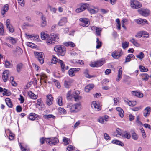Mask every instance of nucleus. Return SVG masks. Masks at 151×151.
<instances>
[{
    "instance_id": "obj_11",
    "label": "nucleus",
    "mask_w": 151,
    "mask_h": 151,
    "mask_svg": "<svg viewBox=\"0 0 151 151\" xmlns=\"http://www.w3.org/2000/svg\"><path fill=\"white\" fill-rule=\"evenodd\" d=\"M10 75L9 70H5L3 73L2 78L4 82L7 81L8 77Z\"/></svg>"
},
{
    "instance_id": "obj_7",
    "label": "nucleus",
    "mask_w": 151,
    "mask_h": 151,
    "mask_svg": "<svg viewBox=\"0 0 151 151\" xmlns=\"http://www.w3.org/2000/svg\"><path fill=\"white\" fill-rule=\"evenodd\" d=\"M80 92L78 90H76L73 92L72 96L74 99V101L76 102H80L82 99L81 96L79 95Z\"/></svg>"
},
{
    "instance_id": "obj_39",
    "label": "nucleus",
    "mask_w": 151,
    "mask_h": 151,
    "mask_svg": "<svg viewBox=\"0 0 151 151\" xmlns=\"http://www.w3.org/2000/svg\"><path fill=\"white\" fill-rule=\"evenodd\" d=\"M58 111L60 114H66V111L65 109L63 108L59 107L58 108Z\"/></svg>"
},
{
    "instance_id": "obj_45",
    "label": "nucleus",
    "mask_w": 151,
    "mask_h": 151,
    "mask_svg": "<svg viewBox=\"0 0 151 151\" xmlns=\"http://www.w3.org/2000/svg\"><path fill=\"white\" fill-rule=\"evenodd\" d=\"M102 30V29L98 27L97 29H96V34L98 36H100L101 34V32Z\"/></svg>"
},
{
    "instance_id": "obj_5",
    "label": "nucleus",
    "mask_w": 151,
    "mask_h": 151,
    "mask_svg": "<svg viewBox=\"0 0 151 151\" xmlns=\"http://www.w3.org/2000/svg\"><path fill=\"white\" fill-rule=\"evenodd\" d=\"M58 139L56 137H51L47 139L46 140L47 143L49 144L50 145H55L59 142Z\"/></svg>"
},
{
    "instance_id": "obj_38",
    "label": "nucleus",
    "mask_w": 151,
    "mask_h": 151,
    "mask_svg": "<svg viewBox=\"0 0 151 151\" xmlns=\"http://www.w3.org/2000/svg\"><path fill=\"white\" fill-rule=\"evenodd\" d=\"M57 99L58 104L60 106H62L63 104L62 102V97L60 96H58L57 98Z\"/></svg>"
},
{
    "instance_id": "obj_50",
    "label": "nucleus",
    "mask_w": 151,
    "mask_h": 151,
    "mask_svg": "<svg viewBox=\"0 0 151 151\" xmlns=\"http://www.w3.org/2000/svg\"><path fill=\"white\" fill-rule=\"evenodd\" d=\"M136 57L138 58L141 60L144 57V54L142 52H141L139 55H136Z\"/></svg>"
},
{
    "instance_id": "obj_26",
    "label": "nucleus",
    "mask_w": 151,
    "mask_h": 151,
    "mask_svg": "<svg viewBox=\"0 0 151 151\" xmlns=\"http://www.w3.org/2000/svg\"><path fill=\"white\" fill-rule=\"evenodd\" d=\"M38 117V115L34 113H31L29 114V119L31 120H34Z\"/></svg>"
},
{
    "instance_id": "obj_47",
    "label": "nucleus",
    "mask_w": 151,
    "mask_h": 151,
    "mask_svg": "<svg viewBox=\"0 0 151 151\" xmlns=\"http://www.w3.org/2000/svg\"><path fill=\"white\" fill-rule=\"evenodd\" d=\"M122 136L124 138H127V139H129L131 137L129 133L127 132H126L124 134L122 135Z\"/></svg>"
},
{
    "instance_id": "obj_46",
    "label": "nucleus",
    "mask_w": 151,
    "mask_h": 151,
    "mask_svg": "<svg viewBox=\"0 0 151 151\" xmlns=\"http://www.w3.org/2000/svg\"><path fill=\"white\" fill-rule=\"evenodd\" d=\"M128 104L130 106H134L136 105L137 102L135 101H129L128 102Z\"/></svg>"
},
{
    "instance_id": "obj_63",
    "label": "nucleus",
    "mask_w": 151,
    "mask_h": 151,
    "mask_svg": "<svg viewBox=\"0 0 151 151\" xmlns=\"http://www.w3.org/2000/svg\"><path fill=\"white\" fill-rule=\"evenodd\" d=\"M132 137L133 139L135 140H137L138 139V137L136 134L134 132H133L132 134Z\"/></svg>"
},
{
    "instance_id": "obj_22",
    "label": "nucleus",
    "mask_w": 151,
    "mask_h": 151,
    "mask_svg": "<svg viewBox=\"0 0 151 151\" xmlns=\"http://www.w3.org/2000/svg\"><path fill=\"white\" fill-rule=\"evenodd\" d=\"M9 9V6L8 4H6L4 5L1 12V14L3 16H4L6 12L8 11Z\"/></svg>"
},
{
    "instance_id": "obj_62",
    "label": "nucleus",
    "mask_w": 151,
    "mask_h": 151,
    "mask_svg": "<svg viewBox=\"0 0 151 151\" xmlns=\"http://www.w3.org/2000/svg\"><path fill=\"white\" fill-rule=\"evenodd\" d=\"M18 3L22 7H24V5L25 2L24 0H18Z\"/></svg>"
},
{
    "instance_id": "obj_40",
    "label": "nucleus",
    "mask_w": 151,
    "mask_h": 151,
    "mask_svg": "<svg viewBox=\"0 0 151 151\" xmlns=\"http://www.w3.org/2000/svg\"><path fill=\"white\" fill-rule=\"evenodd\" d=\"M43 117L47 119H48L51 118L55 119V117L52 114L45 115H44Z\"/></svg>"
},
{
    "instance_id": "obj_42",
    "label": "nucleus",
    "mask_w": 151,
    "mask_h": 151,
    "mask_svg": "<svg viewBox=\"0 0 151 151\" xmlns=\"http://www.w3.org/2000/svg\"><path fill=\"white\" fill-rule=\"evenodd\" d=\"M140 71L142 72H146L148 71V69L143 66L140 65L139 66Z\"/></svg>"
},
{
    "instance_id": "obj_15",
    "label": "nucleus",
    "mask_w": 151,
    "mask_h": 151,
    "mask_svg": "<svg viewBox=\"0 0 151 151\" xmlns=\"http://www.w3.org/2000/svg\"><path fill=\"white\" fill-rule=\"evenodd\" d=\"M91 107L93 109L99 111L101 109V107L100 105L97 104L95 101L92 102L91 104Z\"/></svg>"
},
{
    "instance_id": "obj_54",
    "label": "nucleus",
    "mask_w": 151,
    "mask_h": 151,
    "mask_svg": "<svg viewBox=\"0 0 151 151\" xmlns=\"http://www.w3.org/2000/svg\"><path fill=\"white\" fill-rule=\"evenodd\" d=\"M53 81L54 82L55 85H56V87L58 88H60V84L58 80L55 79H54L53 80Z\"/></svg>"
},
{
    "instance_id": "obj_49",
    "label": "nucleus",
    "mask_w": 151,
    "mask_h": 151,
    "mask_svg": "<svg viewBox=\"0 0 151 151\" xmlns=\"http://www.w3.org/2000/svg\"><path fill=\"white\" fill-rule=\"evenodd\" d=\"M4 32L3 24L0 22V35H3Z\"/></svg>"
},
{
    "instance_id": "obj_10",
    "label": "nucleus",
    "mask_w": 151,
    "mask_h": 151,
    "mask_svg": "<svg viewBox=\"0 0 151 151\" xmlns=\"http://www.w3.org/2000/svg\"><path fill=\"white\" fill-rule=\"evenodd\" d=\"M80 70L79 68H70L68 71L69 75L70 77H73L75 75L76 73Z\"/></svg>"
},
{
    "instance_id": "obj_37",
    "label": "nucleus",
    "mask_w": 151,
    "mask_h": 151,
    "mask_svg": "<svg viewBox=\"0 0 151 151\" xmlns=\"http://www.w3.org/2000/svg\"><path fill=\"white\" fill-rule=\"evenodd\" d=\"M96 42L97 43V45L96 46V49H99L102 46V42L99 41V39L98 38H96Z\"/></svg>"
},
{
    "instance_id": "obj_6",
    "label": "nucleus",
    "mask_w": 151,
    "mask_h": 151,
    "mask_svg": "<svg viewBox=\"0 0 151 151\" xmlns=\"http://www.w3.org/2000/svg\"><path fill=\"white\" fill-rule=\"evenodd\" d=\"M80 25L84 27H87L90 24V23L89 19L85 18H81L79 19Z\"/></svg>"
},
{
    "instance_id": "obj_58",
    "label": "nucleus",
    "mask_w": 151,
    "mask_h": 151,
    "mask_svg": "<svg viewBox=\"0 0 151 151\" xmlns=\"http://www.w3.org/2000/svg\"><path fill=\"white\" fill-rule=\"evenodd\" d=\"M104 138L106 140H109L111 139V137L106 133L104 134Z\"/></svg>"
},
{
    "instance_id": "obj_25",
    "label": "nucleus",
    "mask_w": 151,
    "mask_h": 151,
    "mask_svg": "<svg viewBox=\"0 0 151 151\" xmlns=\"http://www.w3.org/2000/svg\"><path fill=\"white\" fill-rule=\"evenodd\" d=\"M84 74L86 77L88 78H90L93 77H94L95 76L94 75H90L88 74V70L87 69L85 70L84 72Z\"/></svg>"
},
{
    "instance_id": "obj_12",
    "label": "nucleus",
    "mask_w": 151,
    "mask_h": 151,
    "mask_svg": "<svg viewBox=\"0 0 151 151\" xmlns=\"http://www.w3.org/2000/svg\"><path fill=\"white\" fill-rule=\"evenodd\" d=\"M58 63L60 64L61 68V70L63 72H64L65 70L69 69V67L68 66H65L63 61L59 59V60L58 61Z\"/></svg>"
},
{
    "instance_id": "obj_27",
    "label": "nucleus",
    "mask_w": 151,
    "mask_h": 151,
    "mask_svg": "<svg viewBox=\"0 0 151 151\" xmlns=\"http://www.w3.org/2000/svg\"><path fill=\"white\" fill-rule=\"evenodd\" d=\"M5 101L7 105L10 108H12L13 106L11 99L9 98H7L5 99Z\"/></svg>"
},
{
    "instance_id": "obj_36",
    "label": "nucleus",
    "mask_w": 151,
    "mask_h": 151,
    "mask_svg": "<svg viewBox=\"0 0 151 151\" xmlns=\"http://www.w3.org/2000/svg\"><path fill=\"white\" fill-rule=\"evenodd\" d=\"M63 142L65 145H67L69 144L70 141L69 139L65 137H64L63 139Z\"/></svg>"
},
{
    "instance_id": "obj_4",
    "label": "nucleus",
    "mask_w": 151,
    "mask_h": 151,
    "mask_svg": "<svg viewBox=\"0 0 151 151\" xmlns=\"http://www.w3.org/2000/svg\"><path fill=\"white\" fill-rule=\"evenodd\" d=\"M34 54L40 63L42 64L44 62V55L42 52H34Z\"/></svg>"
},
{
    "instance_id": "obj_51",
    "label": "nucleus",
    "mask_w": 151,
    "mask_h": 151,
    "mask_svg": "<svg viewBox=\"0 0 151 151\" xmlns=\"http://www.w3.org/2000/svg\"><path fill=\"white\" fill-rule=\"evenodd\" d=\"M127 22V20L125 19H124L122 20L121 22V24L122 27L125 29L126 30V27L125 26L124 23Z\"/></svg>"
},
{
    "instance_id": "obj_35",
    "label": "nucleus",
    "mask_w": 151,
    "mask_h": 151,
    "mask_svg": "<svg viewBox=\"0 0 151 151\" xmlns=\"http://www.w3.org/2000/svg\"><path fill=\"white\" fill-rule=\"evenodd\" d=\"M64 44L67 47L70 46L71 47H73L75 46V44L71 42H66L64 43Z\"/></svg>"
},
{
    "instance_id": "obj_55",
    "label": "nucleus",
    "mask_w": 151,
    "mask_h": 151,
    "mask_svg": "<svg viewBox=\"0 0 151 151\" xmlns=\"http://www.w3.org/2000/svg\"><path fill=\"white\" fill-rule=\"evenodd\" d=\"M3 96L6 95L7 96H9L10 94V92H7V89L4 88L3 89Z\"/></svg>"
},
{
    "instance_id": "obj_57",
    "label": "nucleus",
    "mask_w": 151,
    "mask_h": 151,
    "mask_svg": "<svg viewBox=\"0 0 151 151\" xmlns=\"http://www.w3.org/2000/svg\"><path fill=\"white\" fill-rule=\"evenodd\" d=\"M66 97L67 99H70L73 97L72 94H71V91H69L67 93L66 95Z\"/></svg>"
},
{
    "instance_id": "obj_53",
    "label": "nucleus",
    "mask_w": 151,
    "mask_h": 151,
    "mask_svg": "<svg viewBox=\"0 0 151 151\" xmlns=\"http://www.w3.org/2000/svg\"><path fill=\"white\" fill-rule=\"evenodd\" d=\"M42 100L41 99H38L37 100V104L40 106L42 107L43 105V104L42 103Z\"/></svg>"
},
{
    "instance_id": "obj_59",
    "label": "nucleus",
    "mask_w": 151,
    "mask_h": 151,
    "mask_svg": "<svg viewBox=\"0 0 151 151\" xmlns=\"http://www.w3.org/2000/svg\"><path fill=\"white\" fill-rule=\"evenodd\" d=\"M129 42H125L123 43L122 44V47L124 49H125L128 47Z\"/></svg>"
},
{
    "instance_id": "obj_56",
    "label": "nucleus",
    "mask_w": 151,
    "mask_h": 151,
    "mask_svg": "<svg viewBox=\"0 0 151 151\" xmlns=\"http://www.w3.org/2000/svg\"><path fill=\"white\" fill-rule=\"evenodd\" d=\"M122 68L121 67L119 68L118 70V77H122Z\"/></svg>"
},
{
    "instance_id": "obj_21",
    "label": "nucleus",
    "mask_w": 151,
    "mask_h": 151,
    "mask_svg": "<svg viewBox=\"0 0 151 151\" xmlns=\"http://www.w3.org/2000/svg\"><path fill=\"white\" fill-rule=\"evenodd\" d=\"M25 35L27 36H28L29 37V38H28V39H30L32 40L33 39L34 40H37L39 37V36L37 35H28L27 34H25Z\"/></svg>"
},
{
    "instance_id": "obj_48",
    "label": "nucleus",
    "mask_w": 151,
    "mask_h": 151,
    "mask_svg": "<svg viewBox=\"0 0 151 151\" xmlns=\"http://www.w3.org/2000/svg\"><path fill=\"white\" fill-rule=\"evenodd\" d=\"M59 60H58L56 57L54 56H53V57L51 60V63H58V61Z\"/></svg>"
},
{
    "instance_id": "obj_41",
    "label": "nucleus",
    "mask_w": 151,
    "mask_h": 151,
    "mask_svg": "<svg viewBox=\"0 0 151 151\" xmlns=\"http://www.w3.org/2000/svg\"><path fill=\"white\" fill-rule=\"evenodd\" d=\"M130 42L132 43L134 45L138 47L139 46V44L137 42V40L134 38H132L130 40Z\"/></svg>"
},
{
    "instance_id": "obj_3",
    "label": "nucleus",
    "mask_w": 151,
    "mask_h": 151,
    "mask_svg": "<svg viewBox=\"0 0 151 151\" xmlns=\"http://www.w3.org/2000/svg\"><path fill=\"white\" fill-rule=\"evenodd\" d=\"M54 50L58 55H59L64 56L66 52L65 48L60 45L56 46L54 48Z\"/></svg>"
},
{
    "instance_id": "obj_64",
    "label": "nucleus",
    "mask_w": 151,
    "mask_h": 151,
    "mask_svg": "<svg viewBox=\"0 0 151 151\" xmlns=\"http://www.w3.org/2000/svg\"><path fill=\"white\" fill-rule=\"evenodd\" d=\"M7 29L10 32H13L14 31V29L13 27L12 26H9L7 27Z\"/></svg>"
},
{
    "instance_id": "obj_13",
    "label": "nucleus",
    "mask_w": 151,
    "mask_h": 151,
    "mask_svg": "<svg viewBox=\"0 0 151 151\" xmlns=\"http://www.w3.org/2000/svg\"><path fill=\"white\" fill-rule=\"evenodd\" d=\"M122 55V52L121 50L119 52L114 51L111 54L112 56L114 58H118Z\"/></svg>"
},
{
    "instance_id": "obj_43",
    "label": "nucleus",
    "mask_w": 151,
    "mask_h": 151,
    "mask_svg": "<svg viewBox=\"0 0 151 151\" xmlns=\"http://www.w3.org/2000/svg\"><path fill=\"white\" fill-rule=\"evenodd\" d=\"M5 66L6 68H9L10 67V66L12 65V64L10 62L8 61L7 60H5Z\"/></svg>"
},
{
    "instance_id": "obj_60",
    "label": "nucleus",
    "mask_w": 151,
    "mask_h": 151,
    "mask_svg": "<svg viewBox=\"0 0 151 151\" xmlns=\"http://www.w3.org/2000/svg\"><path fill=\"white\" fill-rule=\"evenodd\" d=\"M67 151H74L75 148L72 145H69L67 148Z\"/></svg>"
},
{
    "instance_id": "obj_52",
    "label": "nucleus",
    "mask_w": 151,
    "mask_h": 151,
    "mask_svg": "<svg viewBox=\"0 0 151 151\" xmlns=\"http://www.w3.org/2000/svg\"><path fill=\"white\" fill-rule=\"evenodd\" d=\"M142 36H144V37L146 38H147L149 37V34L147 32L143 31H142Z\"/></svg>"
},
{
    "instance_id": "obj_61",
    "label": "nucleus",
    "mask_w": 151,
    "mask_h": 151,
    "mask_svg": "<svg viewBox=\"0 0 151 151\" xmlns=\"http://www.w3.org/2000/svg\"><path fill=\"white\" fill-rule=\"evenodd\" d=\"M14 78L13 77V76H10V81H11V83L12 85L13 86H15V85H14L13 83H14L15 84V85H17V83L15 82V81H14Z\"/></svg>"
},
{
    "instance_id": "obj_2",
    "label": "nucleus",
    "mask_w": 151,
    "mask_h": 151,
    "mask_svg": "<svg viewBox=\"0 0 151 151\" xmlns=\"http://www.w3.org/2000/svg\"><path fill=\"white\" fill-rule=\"evenodd\" d=\"M59 35L56 33H52L51 34L50 38L46 41L47 43L49 45L54 44L55 42L59 40Z\"/></svg>"
},
{
    "instance_id": "obj_28",
    "label": "nucleus",
    "mask_w": 151,
    "mask_h": 151,
    "mask_svg": "<svg viewBox=\"0 0 151 151\" xmlns=\"http://www.w3.org/2000/svg\"><path fill=\"white\" fill-rule=\"evenodd\" d=\"M94 87L93 84H89L86 86L85 88V90L86 92H88L90 90L92 89Z\"/></svg>"
},
{
    "instance_id": "obj_24",
    "label": "nucleus",
    "mask_w": 151,
    "mask_h": 151,
    "mask_svg": "<svg viewBox=\"0 0 151 151\" xmlns=\"http://www.w3.org/2000/svg\"><path fill=\"white\" fill-rule=\"evenodd\" d=\"M132 94L133 95L135 96L138 97H142L143 96V94L140 92L137 91H133L132 92Z\"/></svg>"
},
{
    "instance_id": "obj_19",
    "label": "nucleus",
    "mask_w": 151,
    "mask_h": 151,
    "mask_svg": "<svg viewBox=\"0 0 151 151\" xmlns=\"http://www.w3.org/2000/svg\"><path fill=\"white\" fill-rule=\"evenodd\" d=\"M41 37L42 39L47 40V41L50 38L49 35L44 32H42L41 33Z\"/></svg>"
},
{
    "instance_id": "obj_23",
    "label": "nucleus",
    "mask_w": 151,
    "mask_h": 151,
    "mask_svg": "<svg viewBox=\"0 0 151 151\" xmlns=\"http://www.w3.org/2000/svg\"><path fill=\"white\" fill-rule=\"evenodd\" d=\"M147 21L145 19H139L136 20V22L138 24H140L143 25L147 23Z\"/></svg>"
},
{
    "instance_id": "obj_9",
    "label": "nucleus",
    "mask_w": 151,
    "mask_h": 151,
    "mask_svg": "<svg viewBox=\"0 0 151 151\" xmlns=\"http://www.w3.org/2000/svg\"><path fill=\"white\" fill-rule=\"evenodd\" d=\"M89 6V4H88L82 3L81 4L79 7L78 8L76 9V12L77 13H80L85 10Z\"/></svg>"
},
{
    "instance_id": "obj_30",
    "label": "nucleus",
    "mask_w": 151,
    "mask_h": 151,
    "mask_svg": "<svg viewBox=\"0 0 151 151\" xmlns=\"http://www.w3.org/2000/svg\"><path fill=\"white\" fill-rule=\"evenodd\" d=\"M23 67V65L21 63L17 64L16 65V70L17 72L20 73Z\"/></svg>"
},
{
    "instance_id": "obj_34",
    "label": "nucleus",
    "mask_w": 151,
    "mask_h": 151,
    "mask_svg": "<svg viewBox=\"0 0 151 151\" xmlns=\"http://www.w3.org/2000/svg\"><path fill=\"white\" fill-rule=\"evenodd\" d=\"M111 142L113 144H116V145H120L122 146H124V144L123 143H122L120 141L116 140H113Z\"/></svg>"
},
{
    "instance_id": "obj_31",
    "label": "nucleus",
    "mask_w": 151,
    "mask_h": 151,
    "mask_svg": "<svg viewBox=\"0 0 151 151\" xmlns=\"http://www.w3.org/2000/svg\"><path fill=\"white\" fill-rule=\"evenodd\" d=\"M6 39L9 40V42L14 44H15L16 42V40L14 38L9 36L6 38Z\"/></svg>"
},
{
    "instance_id": "obj_17",
    "label": "nucleus",
    "mask_w": 151,
    "mask_h": 151,
    "mask_svg": "<svg viewBox=\"0 0 151 151\" xmlns=\"http://www.w3.org/2000/svg\"><path fill=\"white\" fill-rule=\"evenodd\" d=\"M151 112V108L150 107L148 106L146 107L144 110L143 115L145 117H147L149 115Z\"/></svg>"
},
{
    "instance_id": "obj_16",
    "label": "nucleus",
    "mask_w": 151,
    "mask_h": 151,
    "mask_svg": "<svg viewBox=\"0 0 151 151\" xmlns=\"http://www.w3.org/2000/svg\"><path fill=\"white\" fill-rule=\"evenodd\" d=\"M42 14L41 17V22L40 25L42 27H45L47 25V21L46 20V18L45 16L42 14L41 13H40Z\"/></svg>"
},
{
    "instance_id": "obj_8",
    "label": "nucleus",
    "mask_w": 151,
    "mask_h": 151,
    "mask_svg": "<svg viewBox=\"0 0 151 151\" xmlns=\"http://www.w3.org/2000/svg\"><path fill=\"white\" fill-rule=\"evenodd\" d=\"M131 6L134 9H138L142 7V5L137 1L131 0Z\"/></svg>"
},
{
    "instance_id": "obj_14",
    "label": "nucleus",
    "mask_w": 151,
    "mask_h": 151,
    "mask_svg": "<svg viewBox=\"0 0 151 151\" xmlns=\"http://www.w3.org/2000/svg\"><path fill=\"white\" fill-rule=\"evenodd\" d=\"M138 11L140 14L144 16H147L149 14V11L148 9H145L138 10Z\"/></svg>"
},
{
    "instance_id": "obj_33",
    "label": "nucleus",
    "mask_w": 151,
    "mask_h": 151,
    "mask_svg": "<svg viewBox=\"0 0 151 151\" xmlns=\"http://www.w3.org/2000/svg\"><path fill=\"white\" fill-rule=\"evenodd\" d=\"M142 79L144 81H147L149 78V75L147 73H143L141 74Z\"/></svg>"
},
{
    "instance_id": "obj_18",
    "label": "nucleus",
    "mask_w": 151,
    "mask_h": 151,
    "mask_svg": "<svg viewBox=\"0 0 151 151\" xmlns=\"http://www.w3.org/2000/svg\"><path fill=\"white\" fill-rule=\"evenodd\" d=\"M73 82V81L71 80L65 81L64 83V86L65 88H69L70 87L72 86V83Z\"/></svg>"
},
{
    "instance_id": "obj_32",
    "label": "nucleus",
    "mask_w": 151,
    "mask_h": 151,
    "mask_svg": "<svg viewBox=\"0 0 151 151\" xmlns=\"http://www.w3.org/2000/svg\"><path fill=\"white\" fill-rule=\"evenodd\" d=\"M97 67L102 66L105 63V60L103 59H102L96 61Z\"/></svg>"
},
{
    "instance_id": "obj_1",
    "label": "nucleus",
    "mask_w": 151,
    "mask_h": 151,
    "mask_svg": "<svg viewBox=\"0 0 151 151\" xmlns=\"http://www.w3.org/2000/svg\"><path fill=\"white\" fill-rule=\"evenodd\" d=\"M81 104L80 102L73 104L69 103L67 106V108L71 113H76L78 112L81 109Z\"/></svg>"
},
{
    "instance_id": "obj_20",
    "label": "nucleus",
    "mask_w": 151,
    "mask_h": 151,
    "mask_svg": "<svg viewBox=\"0 0 151 151\" xmlns=\"http://www.w3.org/2000/svg\"><path fill=\"white\" fill-rule=\"evenodd\" d=\"M67 22V19L65 17H63L59 21L58 24L59 26H62L64 25Z\"/></svg>"
},
{
    "instance_id": "obj_29",
    "label": "nucleus",
    "mask_w": 151,
    "mask_h": 151,
    "mask_svg": "<svg viewBox=\"0 0 151 151\" xmlns=\"http://www.w3.org/2000/svg\"><path fill=\"white\" fill-rule=\"evenodd\" d=\"M27 93L29 96L32 99H35L37 98V95L35 94L31 91H29Z\"/></svg>"
},
{
    "instance_id": "obj_44",
    "label": "nucleus",
    "mask_w": 151,
    "mask_h": 151,
    "mask_svg": "<svg viewBox=\"0 0 151 151\" xmlns=\"http://www.w3.org/2000/svg\"><path fill=\"white\" fill-rule=\"evenodd\" d=\"M116 22L117 23L116 26L117 27L118 29L119 30L121 29V23L119 19L118 18L116 19Z\"/></svg>"
}]
</instances>
